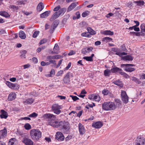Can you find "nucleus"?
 Listing matches in <instances>:
<instances>
[{
    "instance_id": "obj_1",
    "label": "nucleus",
    "mask_w": 145,
    "mask_h": 145,
    "mask_svg": "<svg viewBox=\"0 0 145 145\" xmlns=\"http://www.w3.org/2000/svg\"><path fill=\"white\" fill-rule=\"evenodd\" d=\"M30 135L33 140L37 141L41 137V132L39 130L33 129L30 131Z\"/></svg>"
},
{
    "instance_id": "obj_2",
    "label": "nucleus",
    "mask_w": 145,
    "mask_h": 145,
    "mask_svg": "<svg viewBox=\"0 0 145 145\" xmlns=\"http://www.w3.org/2000/svg\"><path fill=\"white\" fill-rule=\"evenodd\" d=\"M57 127L60 128L65 131L67 132L70 129V125L68 122L62 121L59 122L58 125H57Z\"/></svg>"
},
{
    "instance_id": "obj_3",
    "label": "nucleus",
    "mask_w": 145,
    "mask_h": 145,
    "mask_svg": "<svg viewBox=\"0 0 145 145\" xmlns=\"http://www.w3.org/2000/svg\"><path fill=\"white\" fill-rule=\"evenodd\" d=\"M44 119H48V122L49 124L51 125H53V124L51 123V122L54 121L56 118V116L53 114L50 113L46 114L43 115V117Z\"/></svg>"
},
{
    "instance_id": "obj_4",
    "label": "nucleus",
    "mask_w": 145,
    "mask_h": 145,
    "mask_svg": "<svg viewBox=\"0 0 145 145\" xmlns=\"http://www.w3.org/2000/svg\"><path fill=\"white\" fill-rule=\"evenodd\" d=\"M135 145H145V138L142 137H138L135 140Z\"/></svg>"
},
{
    "instance_id": "obj_5",
    "label": "nucleus",
    "mask_w": 145,
    "mask_h": 145,
    "mask_svg": "<svg viewBox=\"0 0 145 145\" xmlns=\"http://www.w3.org/2000/svg\"><path fill=\"white\" fill-rule=\"evenodd\" d=\"M51 108L54 113L57 114H59L61 112V111L60 110V107L57 104H53L51 107Z\"/></svg>"
},
{
    "instance_id": "obj_6",
    "label": "nucleus",
    "mask_w": 145,
    "mask_h": 145,
    "mask_svg": "<svg viewBox=\"0 0 145 145\" xmlns=\"http://www.w3.org/2000/svg\"><path fill=\"white\" fill-rule=\"evenodd\" d=\"M121 95L123 102L125 103H127L128 101V97L126 92L124 91H122Z\"/></svg>"
},
{
    "instance_id": "obj_7",
    "label": "nucleus",
    "mask_w": 145,
    "mask_h": 145,
    "mask_svg": "<svg viewBox=\"0 0 145 145\" xmlns=\"http://www.w3.org/2000/svg\"><path fill=\"white\" fill-rule=\"evenodd\" d=\"M6 84L9 88L12 89H18L19 88L17 84H13L9 81H6Z\"/></svg>"
},
{
    "instance_id": "obj_8",
    "label": "nucleus",
    "mask_w": 145,
    "mask_h": 145,
    "mask_svg": "<svg viewBox=\"0 0 145 145\" xmlns=\"http://www.w3.org/2000/svg\"><path fill=\"white\" fill-rule=\"evenodd\" d=\"M65 138L61 132H57L56 135V139L59 141L63 140Z\"/></svg>"
},
{
    "instance_id": "obj_9",
    "label": "nucleus",
    "mask_w": 145,
    "mask_h": 145,
    "mask_svg": "<svg viewBox=\"0 0 145 145\" xmlns=\"http://www.w3.org/2000/svg\"><path fill=\"white\" fill-rule=\"evenodd\" d=\"M22 142L26 145H33V142L32 140L27 138H23L22 140Z\"/></svg>"
},
{
    "instance_id": "obj_10",
    "label": "nucleus",
    "mask_w": 145,
    "mask_h": 145,
    "mask_svg": "<svg viewBox=\"0 0 145 145\" xmlns=\"http://www.w3.org/2000/svg\"><path fill=\"white\" fill-rule=\"evenodd\" d=\"M103 125L102 122L101 121H97L95 123H93L92 126V127L96 129L101 128Z\"/></svg>"
},
{
    "instance_id": "obj_11",
    "label": "nucleus",
    "mask_w": 145,
    "mask_h": 145,
    "mask_svg": "<svg viewBox=\"0 0 145 145\" xmlns=\"http://www.w3.org/2000/svg\"><path fill=\"white\" fill-rule=\"evenodd\" d=\"M78 129L80 135H83L85 133V129L84 127L81 123H79V124Z\"/></svg>"
},
{
    "instance_id": "obj_12",
    "label": "nucleus",
    "mask_w": 145,
    "mask_h": 145,
    "mask_svg": "<svg viewBox=\"0 0 145 145\" xmlns=\"http://www.w3.org/2000/svg\"><path fill=\"white\" fill-rule=\"evenodd\" d=\"M70 72H68L64 77L63 78V81L64 83L65 84H68L70 81L69 76H70Z\"/></svg>"
},
{
    "instance_id": "obj_13",
    "label": "nucleus",
    "mask_w": 145,
    "mask_h": 145,
    "mask_svg": "<svg viewBox=\"0 0 145 145\" xmlns=\"http://www.w3.org/2000/svg\"><path fill=\"white\" fill-rule=\"evenodd\" d=\"M108 106L109 110H114L116 108L114 103L111 102H108Z\"/></svg>"
},
{
    "instance_id": "obj_14",
    "label": "nucleus",
    "mask_w": 145,
    "mask_h": 145,
    "mask_svg": "<svg viewBox=\"0 0 145 145\" xmlns=\"http://www.w3.org/2000/svg\"><path fill=\"white\" fill-rule=\"evenodd\" d=\"M93 48L92 47H90L87 48H83L82 50V54H85L86 53H88L92 51Z\"/></svg>"
},
{
    "instance_id": "obj_15",
    "label": "nucleus",
    "mask_w": 145,
    "mask_h": 145,
    "mask_svg": "<svg viewBox=\"0 0 145 145\" xmlns=\"http://www.w3.org/2000/svg\"><path fill=\"white\" fill-rule=\"evenodd\" d=\"M59 48L57 44H56L53 48L54 52L52 51L53 54H57L59 53Z\"/></svg>"
},
{
    "instance_id": "obj_16",
    "label": "nucleus",
    "mask_w": 145,
    "mask_h": 145,
    "mask_svg": "<svg viewBox=\"0 0 145 145\" xmlns=\"http://www.w3.org/2000/svg\"><path fill=\"white\" fill-rule=\"evenodd\" d=\"M16 95L14 93H10L8 97V100L9 101H12L14 100L16 97Z\"/></svg>"
},
{
    "instance_id": "obj_17",
    "label": "nucleus",
    "mask_w": 145,
    "mask_h": 145,
    "mask_svg": "<svg viewBox=\"0 0 145 145\" xmlns=\"http://www.w3.org/2000/svg\"><path fill=\"white\" fill-rule=\"evenodd\" d=\"M1 114L0 115V117L1 118L6 119L8 116L7 112L3 110H1Z\"/></svg>"
},
{
    "instance_id": "obj_18",
    "label": "nucleus",
    "mask_w": 145,
    "mask_h": 145,
    "mask_svg": "<svg viewBox=\"0 0 145 145\" xmlns=\"http://www.w3.org/2000/svg\"><path fill=\"white\" fill-rule=\"evenodd\" d=\"M77 3L76 2L73 3H71L68 8L67 11H70L74 9L77 5Z\"/></svg>"
},
{
    "instance_id": "obj_19",
    "label": "nucleus",
    "mask_w": 145,
    "mask_h": 145,
    "mask_svg": "<svg viewBox=\"0 0 145 145\" xmlns=\"http://www.w3.org/2000/svg\"><path fill=\"white\" fill-rule=\"evenodd\" d=\"M122 70L117 67H113L111 69V72L113 73H116L118 72H121Z\"/></svg>"
},
{
    "instance_id": "obj_20",
    "label": "nucleus",
    "mask_w": 145,
    "mask_h": 145,
    "mask_svg": "<svg viewBox=\"0 0 145 145\" xmlns=\"http://www.w3.org/2000/svg\"><path fill=\"white\" fill-rule=\"evenodd\" d=\"M50 11H47L42 13L40 15V17L42 18L47 17L50 14Z\"/></svg>"
},
{
    "instance_id": "obj_21",
    "label": "nucleus",
    "mask_w": 145,
    "mask_h": 145,
    "mask_svg": "<svg viewBox=\"0 0 145 145\" xmlns=\"http://www.w3.org/2000/svg\"><path fill=\"white\" fill-rule=\"evenodd\" d=\"M59 16L57 12H55L50 18V21H53L54 20L58 18Z\"/></svg>"
},
{
    "instance_id": "obj_22",
    "label": "nucleus",
    "mask_w": 145,
    "mask_h": 145,
    "mask_svg": "<svg viewBox=\"0 0 145 145\" xmlns=\"http://www.w3.org/2000/svg\"><path fill=\"white\" fill-rule=\"evenodd\" d=\"M44 8V6L42 2L39 3L37 7V10L38 11L40 12Z\"/></svg>"
},
{
    "instance_id": "obj_23",
    "label": "nucleus",
    "mask_w": 145,
    "mask_h": 145,
    "mask_svg": "<svg viewBox=\"0 0 145 145\" xmlns=\"http://www.w3.org/2000/svg\"><path fill=\"white\" fill-rule=\"evenodd\" d=\"M102 33L105 35H114V33L110 30H105L103 31Z\"/></svg>"
},
{
    "instance_id": "obj_24",
    "label": "nucleus",
    "mask_w": 145,
    "mask_h": 145,
    "mask_svg": "<svg viewBox=\"0 0 145 145\" xmlns=\"http://www.w3.org/2000/svg\"><path fill=\"white\" fill-rule=\"evenodd\" d=\"M123 59L125 61H132L133 60V57L131 56L128 55L123 57Z\"/></svg>"
},
{
    "instance_id": "obj_25",
    "label": "nucleus",
    "mask_w": 145,
    "mask_h": 145,
    "mask_svg": "<svg viewBox=\"0 0 145 145\" xmlns=\"http://www.w3.org/2000/svg\"><path fill=\"white\" fill-rule=\"evenodd\" d=\"M125 68L124 69V70L126 71L131 72L135 70V69L134 68H132L130 66H125Z\"/></svg>"
},
{
    "instance_id": "obj_26",
    "label": "nucleus",
    "mask_w": 145,
    "mask_h": 145,
    "mask_svg": "<svg viewBox=\"0 0 145 145\" xmlns=\"http://www.w3.org/2000/svg\"><path fill=\"white\" fill-rule=\"evenodd\" d=\"M115 84L120 87L122 88L123 86V84L122 82L119 80L114 81L113 82Z\"/></svg>"
},
{
    "instance_id": "obj_27",
    "label": "nucleus",
    "mask_w": 145,
    "mask_h": 145,
    "mask_svg": "<svg viewBox=\"0 0 145 145\" xmlns=\"http://www.w3.org/2000/svg\"><path fill=\"white\" fill-rule=\"evenodd\" d=\"M19 37L21 39H25L26 37L24 32L22 31H20L19 32Z\"/></svg>"
},
{
    "instance_id": "obj_28",
    "label": "nucleus",
    "mask_w": 145,
    "mask_h": 145,
    "mask_svg": "<svg viewBox=\"0 0 145 145\" xmlns=\"http://www.w3.org/2000/svg\"><path fill=\"white\" fill-rule=\"evenodd\" d=\"M0 15L6 18L9 17L10 16V15L8 13L5 11H0Z\"/></svg>"
},
{
    "instance_id": "obj_29",
    "label": "nucleus",
    "mask_w": 145,
    "mask_h": 145,
    "mask_svg": "<svg viewBox=\"0 0 145 145\" xmlns=\"http://www.w3.org/2000/svg\"><path fill=\"white\" fill-rule=\"evenodd\" d=\"M87 30L90 35H94L96 33V31L90 27H87Z\"/></svg>"
},
{
    "instance_id": "obj_30",
    "label": "nucleus",
    "mask_w": 145,
    "mask_h": 145,
    "mask_svg": "<svg viewBox=\"0 0 145 145\" xmlns=\"http://www.w3.org/2000/svg\"><path fill=\"white\" fill-rule=\"evenodd\" d=\"M59 20H57L54 21L53 23V24L51 26V27H52L54 28H56L57 27L58 25L59 24Z\"/></svg>"
},
{
    "instance_id": "obj_31",
    "label": "nucleus",
    "mask_w": 145,
    "mask_h": 145,
    "mask_svg": "<svg viewBox=\"0 0 145 145\" xmlns=\"http://www.w3.org/2000/svg\"><path fill=\"white\" fill-rule=\"evenodd\" d=\"M102 107L103 110H109L108 106V102H105L102 105Z\"/></svg>"
},
{
    "instance_id": "obj_32",
    "label": "nucleus",
    "mask_w": 145,
    "mask_h": 145,
    "mask_svg": "<svg viewBox=\"0 0 145 145\" xmlns=\"http://www.w3.org/2000/svg\"><path fill=\"white\" fill-rule=\"evenodd\" d=\"M16 139L15 138H12L9 140L8 142V145H13L14 144V142L16 141Z\"/></svg>"
},
{
    "instance_id": "obj_33",
    "label": "nucleus",
    "mask_w": 145,
    "mask_h": 145,
    "mask_svg": "<svg viewBox=\"0 0 145 145\" xmlns=\"http://www.w3.org/2000/svg\"><path fill=\"white\" fill-rule=\"evenodd\" d=\"M67 9L65 8H63L60 9L57 12L59 14V15H60L62 14H63L66 11Z\"/></svg>"
},
{
    "instance_id": "obj_34",
    "label": "nucleus",
    "mask_w": 145,
    "mask_h": 145,
    "mask_svg": "<svg viewBox=\"0 0 145 145\" xmlns=\"http://www.w3.org/2000/svg\"><path fill=\"white\" fill-rule=\"evenodd\" d=\"M112 39L111 38L108 37H105L103 39V41L106 42L112 41Z\"/></svg>"
},
{
    "instance_id": "obj_35",
    "label": "nucleus",
    "mask_w": 145,
    "mask_h": 145,
    "mask_svg": "<svg viewBox=\"0 0 145 145\" xmlns=\"http://www.w3.org/2000/svg\"><path fill=\"white\" fill-rule=\"evenodd\" d=\"M135 3H137V5L138 6L143 5L144 4V1L142 0L136 1Z\"/></svg>"
},
{
    "instance_id": "obj_36",
    "label": "nucleus",
    "mask_w": 145,
    "mask_h": 145,
    "mask_svg": "<svg viewBox=\"0 0 145 145\" xmlns=\"http://www.w3.org/2000/svg\"><path fill=\"white\" fill-rule=\"evenodd\" d=\"M34 101V99L32 98H29L26 99L25 101V103L28 104H32Z\"/></svg>"
},
{
    "instance_id": "obj_37",
    "label": "nucleus",
    "mask_w": 145,
    "mask_h": 145,
    "mask_svg": "<svg viewBox=\"0 0 145 145\" xmlns=\"http://www.w3.org/2000/svg\"><path fill=\"white\" fill-rule=\"evenodd\" d=\"M111 72V70L106 69L104 71V74L105 76H109Z\"/></svg>"
},
{
    "instance_id": "obj_38",
    "label": "nucleus",
    "mask_w": 145,
    "mask_h": 145,
    "mask_svg": "<svg viewBox=\"0 0 145 145\" xmlns=\"http://www.w3.org/2000/svg\"><path fill=\"white\" fill-rule=\"evenodd\" d=\"M134 29V30L138 32L140 31V29L138 27H137L135 26L131 27H130L129 28V29L132 30Z\"/></svg>"
},
{
    "instance_id": "obj_39",
    "label": "nucleus",
    "mask_w": 145,
    "mask_h": 145,
    "mask_svg": "<svg viewBox=\"0 0 145 145\" xmlns=\"http://www.w3.org/2000/svg\"><path fill=\"white\" fill-rule=\"evenodd\" d=\"M93 99V100L99 101L101 100V98L98 95H96L94 94Z\"/></svg>"
},
{
    "instance_id": "obj_40",
    "label": "nucleus",
    "mask_w": 145,
    "mask_h": 145,
    "mask_svg": "<svg viewBox=\"0 0 145 145\" xmlns=\"http://www.w3.org/2000/svg\"><path fill=\"white\" fill-rule=\"evenodd\" d=\"M7 130L6 129H4L3 130L1 131L0 133L1 134V135L3 136L4 137H5L6 136L7 134Z\"/></svg>"
},
{
    "instance_id": "obj_41",
    "label": "nucleus",
    "mask_w": 145,
    "mask_h": 145,
    "mask_svg": "<svg viewBox=\"0 0 145 145\" xmlns=\"http://www.w3.org/2000/svg\"><path fill=\"white\" fill-rule=\"evenodd\" d=\"M24 127L25 129L26 130H29L31 129V127L30 125L28 123H27L25 124L24 125Z\"/></svg>"
},
{
    "instance_id": "obj_42",
    "label": "nucleus",
    "mask_w": 145,
    "mask_h": 145,
    "mask_svg": "<svg viewBox=\"0 0 145 145\" xmlns=\"http://www.w3.org/2000/svg\"><path fill=\"white\" fill-rule=\"evenodd\" d=\"M132 80L134 81L135 82L137 83L138 84H139L141 83V82L136 77H132Z\"/></svg>"
},
{
    "instance_id": "obj_43",
    "label": "nucleus",
    "mask_w": 145,
    "mask_h": 145,
    "mask_svg": "<svg viewBox=\"0 0 145 145\" xmlns=\"http://www.w3.org/2000/svg\"><path fill=\"white\" fill-rule=\"evenodd\" d=\"M130 66L131 67H134L135 66V65L134 64H122L121 65V67L123 68L125 66Z\"/></svg>"
},
{
    "instance_id": "obj_44",
    "label": "nucleus",
    "mask_w": 145,
    "mask_h": 145,
    "mask_svg": "<svg viewBox=\"0 0 145 145\" xmlns=\"http://www.w3.org/2000/svg\"><path fill=\"white\" fill-rule=\"evenodd\" d=\"M119 73L120 74L124 76L126 78H128L129 77V76L124 72H119Z\"/></svg>"
},
{
    "instance_id": "obj_45",
    "label": "nucleus",
    "mask_w": 145,
    "mask_h": 145,
    "mask_svg": "<svg viewBox=\"0 0 145 145\" xmlns=\"http://www.w3.org/2000/svg\"><path fill=\"white\" fill-rule=\"evenodd\" d=\"M81 35L82 36L85 37H90V35L89 34V32H84L82 33Z\"/></svg>"
},
{
    "instance_id": "obj_46",
    "label": "nucleus",
    "mask_w": 145,
    "mask_h": 145,
    "mask_svg": "<svg viewBox=\"0 0 145 145\" xmlns=\"http://www.w3.org/2000/svg\"><path fill=\"white\" fill-rule=\"evenodd\" d=\"M83 59L86 60L88 61H92L93 60V59H91L90 56H85L83 58Z\"/></svg>"
},
{
    "instance_id": "obj_47",
    "label": "nucleus",
    "mask_w": 145,
    "mask_h": 145,
    "mask_svg": "<svg viewBox=\"0 0 145 145\" xmlns=\"http://www.w3.org/2000/svg\"><path fill=\"white\" fill-rule=\"evenodd\" d=\"M9 8L11 9H12V10H18L19 8V7L18 6L13 5H11L10 6Z\"/></svg>"
},
{
    "instance_id": "obj_48",
    "label": "nucleus",
    "mask_w": 145,
    "mask_h": 145,
    "mask_svg": "<svg viewBox=\"0 0 145 145\" xmlns=\"http://www.w3.org/2000/svg\"><path fill=\"white\" fill-rule=\"evenodd\" d=\"M47 41V40L46 39H42L40 41L39 44L41 45L46 42Z\"/></svg>"
},
{
    "instance_id": "obj_49",
    "label": "nucleus",
    "mask_w": 145,
    "mask_h": 145,
    "mask_svg": "<svg viewBox=\"0 0 145 145\" xmlns=\"http://www.w3.org/2000/svg\"><path fill=\"white\" fill-rule=\"evenodd\" d=\"M38 116V114L35 112H33L32 114H30L29 116V117H31V118H34L35 117L37 116Z\"/></svg>"
},
{
    "instance_id": "obj_50",
    "label": "nucleus",
    "mask_w": 145,
    "mask_h": 145,
    "mask_svg": "<svg viewBox=\"0 0 145 145\" xmlns=\"http://www.w3.org/2000/svg\"><path fill=\"white\" fill-rule=\"evenodd\" d=\"M140 28L142 31L145 32V24H142L141 25Z\"/></svg>"
},
{
    "instance_id": "obj_51",
    "label": "nucleus",
    "mask_w": 145,
    "mask_h": 145,
    "mask_svg": "<svg viewBox=\"0 0 145 145\" xmlns=\"http://www.w3.org/2000/svg\"><path fill=\"white\" fill-rule=\"evenodd\" d=\"M121 49L122 51H125L127 50V49L125 47V45L124 44H123L121 46Z\"/></svg>"
},
{
    "instance_id": "obj_52",
    "label": "nucleus",
    "mask_w": 145,
    "mask_h": 145,
    "mask_svg": "<svg viewBox=\"0 0 145 145\" xmlns=\"http://www.w3.org/2000/svg\"><path fill=\"white\" fill-rule=\"evenodd\" d=\"M6 34L5 31L3 29L0 30V34L1 35L4 36Z\"/></svg>"
},
{
    "instance_id": "obj_53",
    "label": "nucleus",
    "mask_w": 145,
    "mask_h": 145,
    "mask_svg": "<svg viewBox=\"0 0 145 145\" xmlns=\"http://www.w3.org/2000/svg\"><path fill=\"white\" fill-rule=\"evenodd\" d=\"M94 94H90L88 96V98L91 100H93Z\"/></svg>"
},
{
    "instance_id": "obj_54",
    "label": "nucleus",
    "mask_w": 145,
    "mask_h": 145,
    "mask_svg": "<svg viewBox=\"0 0 145 145\" xmlns=\"http://www.w3.org/2000/svg\"><path fill=\"white\" fill-rule=\"evenodd\" d=\"M130 33L131 35H135L136 36H139L138 32H130Z\"/></svg>"
},
{
    "instance_id": "obj_55",
    "label": "nucleus",
    "mask_w": 145,
    "mask_h": 145,
    "mask_svg": "<svg viewBox=\"0 0 145 145\" xmlns=\"http://www.w3.org/2000/svg\"><path fill=\"white\" fill-rule=\"evenodd\" d=\"M39 31H35L33 35V37L34 38H36L37 36V35L39 33Z\"/></svg>"
},
{
    "instance_id": "obj_56",
    "label": "nucleus",
    "mask_w": 145,
    "mask_h": 145,
    "mask_svg": "<svg viewBox=\"0 0 145 145\" xmlns=\"http://www.w3.org/2000/svg\"><path fill=\"white\" fill-rule=\"evenodd\" d=\"M61 8V7L60 5H58L57 6L55 7L54 9V11H57L58 10Z\"/></svg>"
},
{
    "instance_id": "obj_57",
    "label": "nucleus",
    "mask_w": 145,
    "mask_h": 145,
    "mask_svg": "<svg viewBox=\"0 0 145 145\" xmlns=\"http://www.w3.org/2000/svg\"><path fill=\"white\" fill-rule=\"evenodd\" d=\"M63 71L60 70L56 74V76H60L61 74H62L63 73Z\"/></svg>"
},
{
    "instance_id": "obj_58",
    "label": "nucleus",
    "mask_w": 145,
    "mask_h": 145,
    "mask_svg": "<svg viewBox=\"0 0 145 145\" xmlns=\"http://www.w3.org/2000/svg\"><path fill=\"white\" fill-rule=\"evenodd\" d=\"M108 91L107 90H104L102 91V93L105 95H107L108 94Z\"/></svg>"
},
{
    "instance_id": "obj_59",
    "label": "nucleus",
    "mask_w": 145,
    "mask_h": 145,
    "mask_svg": "<svg viewBox=\"0 0 145 145\" xmlns=\"http://www.w3.org/2000/svg\"><path fill=\"white\" fill-rule=\"evenodd\" d=\"M55 74V71L54 69H52L50 71V74H49V76H51V75H54Z\"/></svg>"
},
{
    "instance_id": "obj_60",
    "label": "nucleus",
    "mask_w": 145,
    "mask_h": 145,
    "mask_svg": "<svg viewBox=\"0 0 145 145\" xmlns=\"http://www.w3.org/2000/svg\"><path fill=\"white\" fill-rule=\"evenodd\" d=\"M47 59H55L56 57L55 56H48L47 57Z\"/></svg>"
},
{
    "instance_id": "obj_61",
    "label": "nucleus",
    "mask_w": 145,
    "mask_h": 145,
    "mask_svg": "<svg viewBox=\"0 0 145 145\" xmlns=\"http://www.w3.org/2000/svg\"><path fill=\"white\" fill-rule=\"evenodd\" d=\"M63 61V59H62L60 60L59 61L58 65H57V66H56V68H58L59 67V66L61 64Z\"/></svg>"
},
{
    "instance_id": "obj_62",
    "label": "nucleus",
    "mask_w": 145,
    "mask_h": 145,
    "mask_svg": "<svg viewBox=\"0 0 145 145\" xmlns=\"http://www.w3.org/2000/svg\"><path fill=\"white\" fill-rule=\"evenodd\" d=\"M143 32H144V31H142L141 30V31L140 32H138L139 33V36H144L145 35V33L144 32V33H143Z\"/></svg>"
},
{
    "instance_id": "obj_63",
    "label": "nucleus",
    "mask_w": 145,
    "mask_h": 145,
    "mask_svg": "<svg viewBox=\"0 0 145 145\" xmlns=\"http://www.w3.org/2000/svg\"><path fill=\"white\" fill-rule=\"evenodd\" d=\"M88 14L86 13V12H83L82 14V16L83 17L86 16H88Z\"/></svg>"
},
{
    "instance_id": "obj_64",
    "label": "nucleus",
    "mask_w": 145,
    "mask_h": 145,
    "mask_svg": "<svg viewBox=\"0 0 145 145\" xmlns=\"http://www.w3.org/2000/svg\"><path fill=\"white\" fill-rule=\"evenodd\" d=\"M76 15L77 16L76 18L77 19H79L80 17V14L79 12H77L76 13Z\"/></svg>"
}]
</instances>
